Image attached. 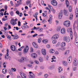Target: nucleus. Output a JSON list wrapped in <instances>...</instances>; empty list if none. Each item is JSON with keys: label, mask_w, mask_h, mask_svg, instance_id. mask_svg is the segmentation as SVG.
<instances>
[{"label": "nucleus", "mask_w": 78, "mask_h": 78, "mask_svg": "<svg viewBox=\"0 0 78 78\" xmlns=\"http://www.w3.org/2000/svg\"><path fill=\"white\" fill-rule=\"evenodd\" d=\"M67 31L68 33H69L71 39H72L73 38V33L72 32V29L71 28H70L69 29L68 28L67 29Z\"/></svg>", "instance_id": "1"}, {"label": "nucleus", "mask_w": 78, "mask_h": 78, "mask_svg": "<svg viewBox=\"0 0 78 78\" xmlns=\"http://www.w3.org/2000/svg\"><path fill=\"white\" fill-rule=\"evenodd\" d=\"M73 30L74 31V35L76 37H77V34H76V24H75V23L74 22L73 24Z\"/></svg>", "instance_id": "2"}, {"label": "nucleus", "mask_w": 78, "mask_h": 78, "mask_svg": "<svg viewBox=\"0 0 78 78\" xmlns=\"http://www.w3.org/2000/svg\"><path fill=\"white\" fill-rule=\"evenodd\" d=\"M63 25L64 26L66 27H70V23L69 21H66L64 22Z\"/></svg>", "instance_id": "3"}, {"label": "nucleus", "mask_w": 78, "mask_h": 78, "mask_svg": "<svg viewBox=\"0 0 78 78\" xmlns=\"http://www.w3.org/2000/svg\"><path fill=\"white\" fill-rule=\"evenodd\" d=\"M63 40L65 42H69L70 41V38L68 36L64 37H63Z\"/></svg>", "instance_id": "4"}, {"label": "nucleus", "mask_w": 78, "mask_h": 78, "mask_svg": "<svg viewBox=\"0 0 78 78\" xmlns=\"http://www.w3.org/2000/svg\"><path fill=\"white\" fill-rule=\"evenodd\" d=\"M58 37H59V35L58 34H55L52 37L51 39L52 41H53L55 39H58Z\"/></svg>", "instance_id": "5"}, {"label": "nucleus", "mask_w": 78, "mask_h": 78, "mask_svg": "<svg viewBox=\"0 0 78 78\" xmlns=\"http://www.w3.org/2000/svg\"><path fill=\"white\" fill-rule=\"evenodd\" d=\"M28 50H29V47L28 46H26V47L24 48V49L23 50V53L24 54L28 53Z\"/></svg>", "instance_id": "6"}, {"label": "nucleus", "mask_w": 78, "mask_h": 78, "mask_svg": "<svg viewBox=\"0 0 78 78\" xmlns=\"http://www.w3.org/2000/svg\"><path fill=\"white\" fill-rule=\"evenodd\" d=\"M73 65L74 66H77L78 65V60L77 59L75 58L73 61Z\"/></svg>", "instance_id": "7"}, {"label": "nucleus", "mask_w": 78, "mask_h": 78, "mask_svg": "<svg viewBox=\"0 0 78 78\" xmlns=\"http://www.w3.org/2000/svg\"><path fill=\"white\" fill-rule=\"evenodd\" d=\"M20 74L22 78H27V75L25 73L21 72Z\"/></svg>", "instance_id": "8"}, {"label": "nucleus", "mask_w": 78, "mask_h": 78, "mask_svg": "<svg viewBox=\"0 0 78 78\" xmlns=\"http://www.w3.org/2000/svg\"><path fill=\"white\" fill-rule=\"evenodd\" d=\"M32 45L35 48H39L38 45H37V44L36 42H33L32 43Z\"/></svg>", "instance_id": "9"}, {"label": "nucleus", "mask_w": 78, "mask_h": 78, "mask_svg": "<svg viewBox=\"0 0 78 78\" xmlns=\"http://www.w3.org/2000/svg\"><path fill=\"white\" fill-rule=\"evenodd\" d=\"M51 4L52 5L54 6H56L57 5H58V3L56 1H55V0H52L51 2Z\"/></svg>", "instance_id": "10"}, {"label": "nucleus", "mask_w": 78, "mask_h": 78, "mask_svg": "<svg viewBox=\"0 0 78 78\" xmlns=\"http://www.w3.org/2000/svg\"><path fill=\"white\" fill-rule=\"evenodd\" d=\"M10 23L12 25L14 26L16 24H17V23H16V21H14V19H12L11 20V21H10Z\"/></svg>", "instance_id": "11"}, {"label": "nucleus", "mask_w": 78, "mask_h": 78, "mask_svg": "<svg viewBox=\"0 0 78 78\" xmlns=\"http://www.w3.org/2000/svg\"><path fill=\"white\" fill-rule=\"evenodd\" d=\"M62 15H63V13H62V12L59 13L58 15V18L59 19H61L62 17Z\"/></svg>", "instance_id": "12"}, {"label": "nucleus", "mask_w": 78, "mask_h": 78, "mask_svg": "<svg viewBox=\"0 0 78 78\" xmlns=\"http://www.w3.org/2000/svg\"><path fill=\"white\" fill-rule=\"evenodd\" d=\"M24 26H22L21 27L22 28L23 30H26V28L27 29V28H29V27L28 26V25H27V24H23Z\"/></svg>", "instance_id": "13"}, {"label": "nucleus", "mask_w": 78, "mask_h": 78, "mask_svg": "<svg viewBox=\"0 0 78 78\" xmlns=\"http://www.w3.org/2000/svg\"><path fill=\"white\" fill-rule=\"evenodd\" d=\"M26 60V58L25 57H23L21 58L20 59H19L18 61L20 62H24Z\"/></svg>", "instance_id": "14"}, {"label": "nucleus", "mask_w": 78, "mask_h": 78, "mask_svg": "<svg viewBox=\"0 0 78 78\" xmlns=\"http://www.w3.org/2000/svg\"><path fill=\"white\" fill-rule=\"evenodd\" d=\"M68 63L70 64L72 61V58L71 56H69L68 58Z\"/></svg>", "instance_id": "15"}, {"label": "nucleus", "mask_w": 78, "mask_h": 78, "mask_svg": "<svg viewBox=\"0 0 78 78\" xmlns=\"http://www.w3.org/2000/svg\"><path fill=\"white\" fill-rule=\"evenodd\" d=\"M11 49L13 51H14L16 50V46L14 45H12L11 46Z\"/></svg>", "instance_id": "16"}, {"label": "nucleus", "mask_w": 78, "mask_h": 78, "mask_svg": "<svg viewBox=\"0 0 78 78\" xmlns=\"http://www.w3.org/2000/svg\"><path fill=\"white\" fill-rule=\"evenodd\" d=\"M41 52L43 55H46V50L44 49H43L41 50Z\"/></svg>", "instance_id": "17"}, {"label": "nucleus", "mask_w": 78, "mask_h": 78, "mask_svg": "<svg viewBox=\"0 0 78 78\" xmlns=\"http://www.w3.org/2000/svg\"><path fill=\"white\" fill-rule=\"evenodd\" d=\"M62 64L64 66H67V65H68L67 62L65 61H62Z\"/></svg>", "instance_id": "18"}, {"label": "nucleus", "mask_w": 78, "mask_h": 78, "mask_svg": "<svg viewBox=\"0 0 78 78\" xmlns=\"http://www.w3.org/2000/svg\"><path fill=\"white\" fill-rule=\"evenodd\" d=\"M66 30L65 28L62 29L61 30V33L62 34H65L66 33Z\"/></svg>", "instance_id": "19"}, {"label": "nucleus", "mask_w": 78, "mask_h": 78, "mask_svg": "<svg viewBox=\"0 0 78 78\" xmlns=\"http://www.w3.org/2000/svg\"><path fill=\"white\" fill-rule=\"evenodd\" d=\"M29 77L30 78H35V75L34 74H31L29 75Z\"/></svg>", "instance_id": "20"}, {"label": "nucleus", "mask_w": 78, "mask_h": 78, "mask_svg": "<svg viewBox=\"0 0 78 78\" xmlns=\"http://www.w3.org/2000/svg\"><path fill=\"white\" fill-rule=\"evenodd\" d=\"M66 5L67 7H69V5H70V3L68 0H66Z\"/></svg>", "instance_id": "21"}, {"label": "nucleus", "mask_w": 78, "mask_h": 78, "mask_svg": "<svg viewBox=\"0 0 78 78\" xmlns=\"http://www.w3.org/2000/svg\"><path fill=\"white\" fill-rule=\"evenodd\" d=\"M31 56L33 58H35L37 57V55L35 53L32 54L31 55Z\"/></svg>", "instance_id": "22"}, {"label": "nucleus", "mask_w": 78, "mask_h": 78, "mask_svg": "<svg viewBox=\"0 0 78 78\" xmlns=\"http://www.w3.org/2000/svg\"><path fill=\"white\" fill-rule=\"evenodd\" d=\"M52 17H53L52 16V15H50L49 16V19L48 20V22H51V20H52Z\"/></svg>", "instance_id": "23"}, {"label": "nucleus", "mask_w": 78, "mask_h": 78, "mask_svg": "<svg viewBox=\"0 0 78 78\" xmlns=\"http://www.w3.org/2000/svg\"><path fill=\"white\" fill-rule=\"evenodd\" d=\"M64 14L66 16H69V13L66 10L64 11Z\"/></svg>", "instance_id": "24"}, {"label": "nucleus", "mask_w": 78, "mask_h": 78, "mask_svg": "<svg viewBox=\"0 0 78 78\" xmlns=\"http://www.w3.org/2000/svg\"><path fill=\"white\" fill-rule=\"evenodd\" d=\"M43 43H44V44H46L48 42V40L47 39L46 40H43L42 41Z\"/></svg>", "instance_id": "25"}, {"label": "nucleus", "mask_w": 78, "mask_h": 78, "mask_svg": "<svg viewBox=\"0 0 78 78\" xmlns=\"http://www.w3.org/2000/svg\"><path fill=\"white\" fill-rule=\"evenodd\" d=\"M66 45V43L65 42H62L61 45V47H65Z\"/></svg>", "instance_id": "26"}, {"label": "nucleus", "mask_w": 78, "mask_h": 78, "mask_svg": "<svg viewBox=\"0 0 78 78\" xmlns=\"http://www.w3.org/2000/svg\"><path fill=\"white\" fill-rule=\"evenodd\" d=\"M19 37L18 35H17L14 37L13 38V39H19Z\"/></svg>", "instance_id": "27"}, {"label": "nucleus", "mask_w": 78, "mask_h": 78, "mask_svg": "<svg viewBox=\"0 0 78 78\" xmlns=\"http://www.w3.org/2000/svg\"><path fill=\"white\" fill-rule=\"evenodd\" d=\"M7 69H2V73H3L5 74V73H7Z\"/></svg>", "instance_id": "28"}, {"label": "nucleus", "mask_w": 78, "mask_h": 78, "mask_svg": "<svg viewBox=\"0 0 78 78\" xmlns=\"http://www.w3.org/2000/svg\"><path fill=\"white\" fill-rule=\"evenodd\" d=\"M58 70L59 73H61V72L62 71V68L61 67H60L58 68Z\"/></svg>", "instance_id": "29"}, {"label": "nucleus", "mask_w": 78, "mask_h": 78, "mask_svg": "<svg viewBox=\"0 0 78 78\" xmlns=\"http://www.w3.org/2000/svg\"><path fill=\"white\" fill-rule=\"evenodd\" d=\"M61 30V27L59 26L57 28V31H60V30Z\"/></svg>", "instance_id": "30"}, {"label": "nucleus", "mask_w": 78, "mask_h": 78, "mask_svg": "<svg viewBox=\"0 0 78 78\" xmlns=\"http://www.w3.org/2000/svg\"><path fill=\"white\" fill-rule=\"evenodd\" d=\"M78 9L77 8L76 9V17H78Z\"/></svg>", "instance_id": "31"}, {"label": "nucleus", "mask_w": 78, "mask_h": 78, "mask_svg": "<svg viewBox=\"0 0 78 78\" xmlns=\"http://www.w3.org/2000/svg\"><path fill=\"white\" fill-rule=\"evenodd\" d=\"M49 52L50 53H53L55 52V50L51 49L50 50Z\"/></svg>", "instance_id": "32"}, {"label": "nucleus", "mask_w": 78, "mask_h": 78, "mask_svg": "<svg viewBox=\"0 0 78 78\" xmlns=\"http://www.w3.org/2000/svg\"><path fill=\"white\" fill-rule=\"evenodd\" d=\"M54 65H52L51 66H49L48 67L49 69H50L51 70H52V69H54Z\"/></svg>", "instance_id": "33"}, {"label": "nucleus", "mask_w": 78, "mask_h": 78, "mask_svg": "<svg viewBox=\"0 0 78 78\" xmlns=\"http://www.w3.org/2000/svg\"><path fill=\"white\" fill-rule=\"evenodd\" d=\"M9 14L11 16H13L14 15V12L11 11L10 12Z\"/></svg>", "instance_id": "34"}, {"label": "nucleus", "mask_w": 78, "mask_h": 78, "mask_svg": "<svg viewBox=\"0 0 78 78\" xmlns=\"http://www.w3.org/2000/svg\"><path fill=\"white\" fill-rule=\"evenodd\" d=\"M39 60L40 62H43V58H42V57H40L39 58Z\"/></svg>", "instance_id": "35"}, {"label": "nucleus", "mask_w": 78, "mask_h": 78, "mask_svg": "<svg viewBox=\"0 0 78 78\" xmlns=\"http://www.w3.org/2000/svg\"><path fill=\"white\" fill-rule=\"evenodd\" d=\"M41 41H42V39L41 38H39L38 39V43L39 44L41 42Z\"/></svg>", "instance_id": "36"}, {"label": "nucleus", "mask_w": 78, "mask_h": 78, "mask_svg": "<svg viewBox=\"0 0 78 78\" xmlns=\"http://www.w3.org/2000/svg\"><path fill=\"white\" fill-rule=\"evenodd\" d=\"M72 6H70L69 7V12H72Z\"/></svg>", "instance_id": "37"}, {"label": "nucleus", "mask_w": 78, "mask_h": 78, "mask_svg": "<svg viewBox=\"0 0 78 78\" xmlns=\"http://www.w3.org/2000/svg\"><path fill=\"white\" fill-rule=\"evenodd\" d=\"M42 23H47V21L45 19H44L43 20Z\"/></svg>", "instance_id": "38"}, {"label": "nucleus", "mask_w": 78, "mask_h": 78, "mask_svg": "<svg viewBox=\"0 0 78 78\" xmlns=\"http://www.w3.org/2000/svg\"><path fill=\"white\" fill-rule=\"evenodd\" d=\"M72 19H73V14H71L70 15L69 19L70 20H72Z\"/></svg>", "instance_id": "39"}, {"label": "nucleus", "mask_w": 78, "mask_h": 78, "mask_svg": "<svg viewBox=\"0 0 78 78\" xmlns=\"http://www.w3.org/2000/svg\"><path fill=\"white\" fill-rule=\"evenodd\" d=\"M34 30H39V29H40V27H38L37 28L36 27H34Z\"/></svg>", "instance_id": "40"}, {"label": "nucleus", "mask_w": 78, "mask_h": 78, "mask_svg": "<svg viewBox=\"0 0 78 78\" xmlns=\"http://www.w3.org/2000/svg\"><path fill=\"white\" fill-rule=\"evenodd\" d=\"M74 44L78 46V41H76L74 42Z\"/></svg>", "instance_id": "41"}, {"label": "nucleus", "mask_w": 78, "mask_h": 78, "mask_svg": "<svg viewBox=\"0 0 78 78\" xmlns=\"http://www.w3.org/2000/svg\"><path fill=\"white\" fill-rule=\"evenodd\" d=\"M29 3H30V4L31 3V1L27 0L26 2V4L27 5H28V4H29Z\"/></svg>", "instance_id": "42"}, {"label": "nucleus", "mask_w": 78, "mask_h": 78, "mask_svg": "<svg viewBox=\"0 0 78 78\" xmlns=\"http://www.w3.org/2000/svg\"><path fill=\"white\" fill-rule=\"evenodd\" d=\"M16 13L17 14H18V16H19L20 15V12L18 10H17L16 11Z\"/></svg>", "instance_id": "43"}, {"label": "nucleus", "mask_w": 78, "mask_h": 78, "mask_svg": "<svg viewBox=\"0 0 78 78\" xmlns=\"http://www.w3.org/2000/svg\"><path fill=\"white\" fill-rule=\"evenodd\" d=\"M0 77L1 78H4V77H5V76L3 74H0Z\"/></svg>", "instance_id": "44"}, {"label": "nucleus", "mask_w": 78, "mask_h": 78, "mask_svg": "<svg viewBox=\"0 0 78 78\" xmlns=\"http://www.w3.org/2000/svg\"><path fill=\"white\" fill-rule=\"evenodd\" d=\"M60 44H61V43L60 42H58L57 44L56 45V47H59V45H60Z\"/></svg>", "instance_id": "45"}, {"label": "nucleus", "mask_w": 78, "mask_h": 78, "mask_svg": "<svg viewBox=\"0 0 78 78\" xmlns=\"http://www.w3.org/2000/svg\"><path fill=\"white\" fill-rule=\"evenodd\" d=\"M3 16V12H0V17H2Z\"/></svg>", "instance_id": "46"}, {"label": "nucleus", "mask_w": 78, "mask_h": 78, "mask_svg": "<svg viewBox=\"0 0 78 78\" xmlns=\"http://www.w3.org/2000/svg\"><path fill=\"white\" fill-rule=\"evenodd\" d=\"M69 53V51L67 50L66 51L65 55H68Z\"/></svg>", "instance_id": "47"}, {"label": "nucleus", "mask_w": 78, "mask_h": 78, "mask_svg": "<svg viewBox=\"0 0 78 78\" xmlns=\"http://www.w3.org/2000/svg\"><path fill=\"white\" fill-rule=\"evenodd\" d=\"M11 70H12V72H16V68H12Z\"/></svg>", "instance_id": "48"}, {"label": "nucleus", "mask_w": 78, "mask_h": 78, "mask_svg": "<svg viewBox=\"0 0 78 78\" xmlns=\"http://www.w3.org/2000/svg\"><path fill=\"white\" fill-rule=\"evenodd\" d=\"M42 14V16H43L44 17H46V16H47V13L45 14L43 13Z\"/></svg>", "instance_id": "49"}, {"label": "nucleus", "mask_w": 78, "mask_h": 78, "mask_svg": "<svg viewBox=\"0 0 78 78\" xmlns=\"http://www.w3.org/2000/svg\"><path fill=\"white\" fill-rule=\"evenodd\" d=\"M34 51V49H33V48H30V52L31 53H33Z\"/></svg>", "instance_id": "50"}, {"label": "nucleus", "mask_w": 78, "mask_h": 78, "mask_svg": "<svg viewBox=\"0 0 78 78\" xmlns=\"http://www.w3.org/2000/svg\"><path fill=\"white\" fill-rule=\"evenodd\" d=\"M9 53V50L7 49V54H6V55L7 56H9V54H8Z\"/></svg>", "instance_id": "51"}, {"label": "nucleus", "mask_w": 78, "mask_h": 78, "mask_svg": "<svg viewBox=\"0 0 78 78\" xmlns=\"http://www.w3.org/2000/svg\"><path fill=\"white\" fill-rule=\"evenodd\" d=\"M43 31V28H41L40 29H39L38 30V31L40 32H42Z\"/></svg>", "instance_id": "52"}, {"label": "nucleus", "mask_w": 78, "mask_h": 78, "mask_svg": "<svg viewBox=\"0 0 78 78\" xmlns=\"http://www.w3.org/2000/svg\"><path fill=\"white\" fill-rule=\"evenodd\" d=\"M7 37L8 39H11V36H10V35H7Z\"/></svg>", "instance_id": "53"}, {"label": "nucleus", "mask_w": 78, "mask_h": 78, "mask_svg": "<svg viewBox=\"0 0 78 78\" xmlns=\"http://www.w3.org/2000/svg\"><path fill=\"white\" fill-rule=\"evenodd\" d=\"M46 47L48 48H50V45L49 44H47L46 46Z\"/></svg>", "instance_id": "54"}, {"label": "nucleus", "mask_w": 78, "mask_h": 78, "mask_svg": "<svg viewBox=\"0 0 78 78\" xmlns=\"http://www.w3.org/2000/svg\"><path fill=\"white\" fill-rule=\"evenodd\" d=\"M73 71H76V67H74L73 68Z\"/></svg>", "instance_id": "55"}, {"label": "nucleus", "mask_w": 78, "mask_h": 78, "mask_svg": "<svg viewBox=\"0 0 78 78\" xmlns=\"http://www.w3.org/2000/svg\"><path fill=\"white\" fill-rule=\"evenodd\" d=\"M52 42L53 44H56V42H57V41H56V40H54Z\"/></svg>", "instance_id": "56"}, {"label": "nucleus", "mask_w": 78, "mask_h": 78, "mask_svg": "<svg viewBox=\"0 0 78 78\" xmlns=\"http://www.w3.org/2000/svg\"><path fill=\"white\" fill-rule=\"evenodd\" d=\"M60 49L61 50H65V49H66V48H65V47L61 48H60Z\"/></svg>", "instance_id": "57"}, {"label": "nucleus", "mask_w": 78, "mask_h": 78, "mask_svg": "<svg viewBox=\"0 0 78 78\" xmlns=\"http://www.w3.org/2000/svg\"><path fill=\"white\" fill-rule=\"evenodd\" d=\"M51 11H52L54 13H55V9H51Z\"/></svg>", "instance_id": "58"}, {"label": "nucleus", "mask_w": 78, "mask_h": 78, "mask_svg": "<svg viewBox=\"0 0 78 78\" xmlns=\"http://www.w3.org/2000/svg\"><path fill=\"white\" fill-rule=\"evenodd\" d=\"M4 8L5 10V11H6V10H7V8H8V6H7V5H5L4 7Z\"/></svg>", "instance_id": "59"}, {"label": "nucleus", "mask_w": 78, "mask_h": 78, "mask_svg": "<svg viewBox=\"0 0 78 78\" xmlns=\"http://www.w3.org/2000/svg\"><path fill=\"white\" fill-rule=\"evenodd\" d=\"M48 74H46L45 75H44V77H45V78H48Z\"/></svg>", "instance_id": "60"}, {"label": "nucleus", "mask_w": 78, "mask_h": 78, "mask_svg": "<svg viewBox=\"0 0 78 78\" xmlns=\"http://www.w3.org/2000/svg\"><path fill=\"white\" fill-rule=\"evenodd\" d=\"M21 24V23L20 21H19L18 22V25L19 27L20 26V24Z\"/></svg>", "instance_id": "61"}, {"label": "nucleus", "mask_w": 78, "mask_h": 78, "mask_svg": "<svg viewBox=\"0 0 78 78\" xmlns=\"http://www.w3.org/2000/svg\"><path fill=\"white\" fill-rule=\"evenodd\" d=\"M11 57H9L7 58V59H8V61H11Z\"/></svg>", "instance_id": "62"}, {"label": "nucleus", "mask_w": 78, "mask_h": 78, "mask_svg": "<svg viewBox=\"0 0 78 78\" xmlns=\"http://www.w3.org/2000/svg\"><path fill=\"white\" fill-rule=\"evenodd\" d=\"M42 74V73L41 72L38 74V76H41V75Z\"/></svg>", "instance_id": "63"}, {"label": "nucleus", "mask_w": 78, "mask_h": 78, "mask_svg": "<svg viewBox=\"0 0 78 78\" xmlns=\"http://www.w3.org/2000/svg\"><path fill=\"white\" fill-rule=\"evenodd\" d=\"M35 62L36 64H39V61L37 60H35Z\"/></svg>", "instance_id": "64"}]
</instances>
